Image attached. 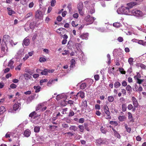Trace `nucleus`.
I'll return each mask as SVG.
<instances>
[{
	"mask_svg": "<svg viewBox=\"0 0 146 146\" xmlns=\"http://www.w3.org/2000/svg\"><path fill=\"white\" fill-rule=\"evenodd\" d=\"M134 3H129L124 6H122L117 10V12L119 14H125L128 15H131L132 10L130 9L132 8Z\"/></svg>",
	"mask_w": 146,
	"mask_h": 146,
	"instance_id": "f257e3e1",
	"label": "nucleus"
},
{
	"mask_svg": "<svg viewBox=\"0 0 146 146\" xmlns=\"http://www.w3.org/2000/svg\"><path fill=\"white\" fill-rule=\"evenodd\" d=\"M145 15L142 11L137 8L132 10L131 16H134L138 18H143Z\"/></svg>",
	"mask_w": 146,
	"mask_h": 146,
	"instance_id": "f03ea898",
	"label": "nucleus"
},
{
	"mask_svg": "<svg viewBox=\"0 0 146 146\" xmlns=\"http://www.w3.org/2000/svg\"><path fill=\"white\" fill-rule=\"evenodd\" d=\"M96 143L99 145H107L109 143L107 139H106L99 138L96 140Z\"/></svg>",
	"mask_w": 146,
	"mask_h": 146,
	"instance_id": "7ed1b4c3",
	"label": "nucleus"
},
{
	"mask_svg": "<svg viewBox=\"0 0 146 146\" xmlns=\"http://www.w3.org/2000/svg\"><path fill=\"white\" fill-rule=\"evenodd\" d=\"M29 117H30V121L36 124V113L35 111L29 114Z\"/></svg>",
	"mask_w": 146,
	"mask_h": 146,
	"instance_id": "20e7f679",
	"label": "nucleus"
},
{
	"mask_svg": "<svg viewBox=\"0 0 146 146\" xmlns=\"http://www.w3.org/2000/svg\"><path fill=\"white\" fill-rule=\"evenodd\" d=\"M21 104L17 102L15 103L13 106V110H9L8 111L9 112H12L13 111H16L18 110H19L21 108Z\"/></svg>",
	"mask_w": 146,
	"mask_h": 146,
	"instance_id": "39448f33",
	"label": "nucleus"
},
{
	"mask_svg": "<svg viewBox=\"0 0 146 146\" xmlns=\"http://www.w3.org/2000/svg\"><path fill=\"white\" fill-rule=\"evenodd\" d=\"M95 19L94 17H92L90 15H88L84 19L85 20L88 22V24H92Z\"/></svg>",
	"mask_w": 146,
	"mask_h": 146,
	"instance_id": "423d86ee",
	"label": "nucleus"
},
{
	"mask_svg": "<svg viewBox=\"0 0 146 146\" xmlns=\"http://www.w3.org/2000/svg\"><path fill=\"white\" fill-rule=\"evenodd\" d=\"M47 102H44L42 103L39 104L38 105V107L37 108V110L40 108L42 109L41 110L44 111L45 110L47 109Z\"/></svg>",
	"mask_w": 146,
	"mask_h": 146,
	"instance_id": "0eeeda50",
	"label": "nucleus"
},
{
	"mask_svg": "<svg viewBox=\"0 0 146 146\" xmlns=\"http://www.w3.org/2000/svg\"><path fill=\"white\" fill-rule=\"evenodd\" d=\"M10 39V36L7 35H5L3 37L2 40V42L1 43L5 44H7L9 42Z\"/></svg>",
	"mask_w": 146,
	"mask_h": 146,
	"instance_id": "6e6552de",
	"label": "nucleus"
},
{
	"mask_svg": "<svg viewBox=\"0 0 146 146\" xmlns=\"http://www.w3.org/2000/svg\"><path fill=\"white\" fill-rule=\"evenodd\" d=\"M75 45L78 51L79 52V54H80L81 56L83 57L84 55V54L82 51L79 49V47L81 46L80 44L76 43L75 44Z\"/></svg>",
	"mask_w": 146,
	"mask_h": 146,
	"instance_id": "1a4fd4ad",
	"label": "nucleus"
},
{
	"mask_svg": "<svg viewBox=\"0 0 146 146\" xmlns=\"http://www.w3.org/2000/svg\"><path fill=\"white\" fill-rule=\"evenodd\" d=\"M67 96L65 94H62L57 95L56 98L57 100H59L61 99L66 98Z\"/></svg>",
	"mask_w": 146,
	"mask_h": 146,
	"instance_id": "9d476101",
	"label": "nucleus"
},
{
	"mask_svg": "<svg viewBox=\"0 0 146 146\" xmlns=\"http://www.w3.org/2000/svg\"><path fill=\"white\" fill-rule=\"evenodd\" d=\"M24 54L25 53L24 52V50L21 49L17 53V55H16L15 56H17V58H19L23 56Z\"/></svg>",
	"mask_w": 146,
	"mask_h": 146,
	"instance_id": "9b49d317",
	"label": "nucleus"
},
{
	"mask_svg": "<svg viewBox=\"0 0 146 146\" xmlns=\"http://www.w3.org/2000/svg\"><path fill=\"white\" fill-rule=\"evenodd\" d=\"M43 14L41 11H39L37 13V19H39L41 22L42 21Z\"/></svg>",
	"mask_w": 146,
	"mask_h": 146,
	"instance_id": "f8f14e48",
	"label": "nucleus"
},
{
	"mask_svg": "<svg viewBox=\"0 0 146 146\" xmlns=\"http://www.w3.org/2000/svg\"><path fill=\"white\" fill-rule=\"evenodd\" d=\"M7 9L8 14L10 16L15 14V12L13 11L12 9L9 7H7Z\"/></svg>",
	"mask_w": 146,
	"mask_h": 146,
	"instance_id": "ddd939ff",
	"label": "nucleus"
},
{
	"mask_svg": "<svg viewBox=\"0 0 146 146\" xmlns=\"http://www.w3.org/2000/svg\"><path fill=\"white\" fill-rule=\"evenodd\" d=\"M7 44H5L1 43V50L4 53H5L7 51Z\"/></svg>",
	"mask_w": 146,
	"mask_h": 146,
	"instance_id": "4468645a",
	"label": "nucleus"
},
{
	"mask_svg": "<svg viewBox=\"0 0 146 146\" xmlns=\"http://www.w3.org/2000/svg\"><path fill=\"white\" fill-rule=\"evenodd\" d=\"M132 100L133 104L135 107H137L138 106V103L136 99L134 96L132 97Z\"/></svg>",
	"mask_w": 146,
	"mask_h": 146,
	"instance_id": "2eb2a0df",
	"label": "nucleus"
},
{
	"mask_svg": "<svg viewBox=\"0 0 146 146\" xmlns=\"http://www.w3.org/2000/svg\"><path fill=\"white\" fill-rule=\"evenodd\" d=\"M29 40L27 37H26L23 40V46L24 45L25 46H27L29 45Z\"/></svg>",
	"mask_w": 146,
	"mask_h": 146,
	"instance_id": "dca6fc26",
	"label": "nucleus"
},
{
	"mask_svg": "<svg viewBox=\"0 0 146 146\" xmlns=\"http://www.w3.org/2000/svg\"><path fill=\"white\" fill-rule=\"evenodd\" d=\"M135 2H130V3H134V5H133V7L136 5H137L139 4L142 2L143 0H134Z\"/></svg>",
	"mask_w": 146,
	"mask_h": 146,
	"instance_id": "f3484780",
	"label": "nucleus"
},
{
	"mask_svg": "<svg viewBox=\"0 0 146 146\" xmlns=\"http://www.w3.org/2000/svg\"><path fill=\"white\" fill-rule=\"evenodd\" d=\"M104 111L106 114H110L109 108L107 105H105L104 106Z\"/></svg>",
	"mask_w": 146,
	"mask_h": 146,
	"instance_id": "a211bd4d",
	"label": "nucleus"
},
{
	"mask_svg": "<svg viewBox=\"0 0 146 146\" xmlns=\"http://www.w3.org/2000/svg\"><path fill=\"white\" fill-rule=\"evenodd\" d=\"M87 107V102L85 100H83L82 105V108L83 109H86Z\"/></svg>",
	"mask_w": 146,
	"mask_h": 146,
	"instance_id": "6ab92c4d",
	"label": "nucleus"
},
{
	"mask_svg": "<svg viewBox=\"0 0 146 146\" xmlns=\"http://www.w3.org/2000/svg\"><path fill=\"white\" fill-rule=\"evenodd\" d=\"M77 96H80L81 98H83L85 96V94L82 91H80L78 92L76 95Z\"/></svg>",
	"mask_w": 146,
	"mask_h": 146,
	"instance_id": "aec40b11",
	"label": "nucleus"
},
{
	"mask_svg": "<svg viewBox=\"0 0 146 146\" xmlns=\"http://www.w3.org/2000/svg\"><path fill=\"white\" fill-rule=\"evenodd\" d=\"M88 33H86L81 35L80 37L82 39L87 40L88 39Z\"/></svg>",
	"mask_w": 146,
	"mask_h": 146,
	"instance_id": "412c9836",
	"label": "nucleus"
},
{
	"mask_svg": "<svg viewBox=\"0 0 146 146\" xmlns=\"http://www.w3.org/2000/svg\"><path fill=\"white\" fill-rule=\"evenodd\" d=\"M87 81V83H86L88 87H89L93 83V80L89 79L86 80Z\"/></svg>",
	"mask_w": 146,
	"mask_h": 146,
	"instance_id": "4be33fe9",
	"label": "nucleus"
},
{
	"mask_svg": "<svg viewBox=\"0 0 146 146\" xmlns=\"http://www.w3.org/2000/svg\"><path fill=\"white\" fill-rule=\"evenodd\" d=\"M31 132L29 130L27 129L24 132V135L25 136L27 137H29L31 134Z\"/></svg>",
	"mask_w": 146,
	"mask_h": 146,
	"instance_id": "5701e85b",
	"label": "nucleus"
},
{
	"mask_svg": "<svg viewBox=\"0 0 146 146\" xmlns=\"http://www.w3.org/2000/svg\"><path fill=\"white\" fill-rule=\"evenodd\" d=\"M77 8L78 10L83 9V5L82 3L80 2L77 5Z\"/></svg>",
	"mask_w": 146,
	"mask_h": 146,
	"instance_id": "b1692460",
	"label": "nucleus"
},
{
	"mask_svg": "<svg viewBox=\"0 0 146 146\" xmlns=\"http://www.w3.org/2000/svg\"><path fill=\"white\" fill-rule=\"evenodd\" d=\"M78 129L77 127L75 125H71L69 128V129L71 131H75Z\"/></svg>",
	"mask_w": 146,
	"mask_h": 146,
	"instance_id": "393cba45",
	"label": "nucleus"
},
{
	"mask_svg": "<svg viewBox=\"0 0 146 146\" xmlns=\"http://www.w3.org/2000/svg\"><path fill=\"white\" fill-rule=\"evenodd\" d=\"M86 7L88 9V11L90 14H92L94 13L95 10L94 8H92L91 9H88V6L87 5H86Z\"/></svg>",
	"mask_w": 146,
	"mask_h": 146,
	"instance_id": "a878e982",
	"label": "nucleus"
},
{
	"mask_svg": "<svg viewBox=\"0 0 146 146\" xmlns=\"http://www.w3.org/2000/svg\"><path fill=\"white\" fill-rule=\"evenodd\" d=\"M24 78L26 80H28L29 79L31 76L30 75L27 73H25L23 74Z\"/></svg>",
	"mask_w": 146,
	"mask_h": 146,
	"instance_id": "bb28decb",
	"label": "nucleus"
},
{
	"mask_svg": "<svg viewBox=\"0 0 146 146\" xmlns=\"http://www.w3.org/2000/svg\"><path fill=\"white\" fill-rule=\"evenodd\" d=\"M112 130L113 131L115 136L117 137V138L120 139V135L113 128H112Z\"/></svg>",
	"mask_w": 146,
	"mask_h": 146,
	"instance_id": "cd10ccee",
	"label": "nucleus"
},
{
	"mask_svg": "<svg viewBox=\"0 0 146 146\" xmlns=\"http://www.w3.org/2000/svg\"><path fill=\"white\" fill-rule=\"evenodd\" d=\"M13 63L14 62L12 59L9 62L8 66L10 67L11 69H13L14 68V66H13Z\"/></svg>",
	"mask_w": 146,
	"mask_h": 146,
	"instance_id": "c85d7f7f",
	"label": "nucleus"
},
{
	"mask_svg": "<svg viewBox=\"0 0 146 146\" xmlns=\"http://www.w3.org/2000/svg\"><path fill=\"white\" fill-rule=\"evenodd\" d=\"M121 85L120 83L118 81L115 82L114 84V87L115 88H118Z\"/></svg>",
	"mask_w": 146,
	"mask_h": 146,
	"instance_id": "c756f323",
	"label": "nucleus"
},
{
	"mask_svg": "<svg viewBox=\"0 0 146 146\" xmlns=\"http://www.w3.org/2000/svg\"><path fill=\"white\" fill-rule=\"evenodd\" d=\"M6 109L3 106H1L0 108V114H3L5 111Z\"/></svg>",
	"mask_w": 146,
	"mask_h": 146,
	"instance_id": "7c9ffc66",
	"label": "nucleus"
},
{
	"mask_svg": "<svg viewBox=\"0 0 146 146\" xmlns=\"http://www.w3.org/2000/svg\"><path fill=\"white\" fill-rule=\"evenodd\" d=\"M113 26L116 28H118L121 26V24L119 22H116L113 23Z\"/></svg>",
	"mask_w": 146,
	"mask_h": 146,
	"instance_id": "2f4dec72",
	"label": "nucleus"
},
{
	"mask_svg": "<svg viewBox=\"0 0 146 146\" xmlns=\"http://www.w3.org/2000/svg\"><path fill=\"white\" fill-rule=\"evenodd\" d=\"M133 59L132 58H130L128 60V62L131 66H132L133 65Z\"/></svg>",
	"mask_w": 146,
	"mask_h": 146,
	"instance_id": "473e14b6",
	"label": "nucleus"
},
{
	"mask_svg": "<svg viewBox=\"0 0 146 146\" xmlns=\"http://www.w3.org/2000/svg\"><path fill=\"white\" fill-rule=\"evenodd\" d=\"M124 127L127 131L128 132L130 133L131 131V128L130 127H128L127 124H125L124 125Z\"/></svg>",
	"mask_w": 146,
	"mask_h": 146,
	"instance_id": "72a5a7b5",
	"label": "nucleus"
},
{
	"mask_svg": "<svg viewBox=\"0 0 146 146\" xmlns=\"http://www.w3.org/2000/svg\"><path fill=\"white\" fill-rule=\"evenodd\" d=\"M55 81V80H53V79L50 80L48 83L47 84V85L48 86H50Z\"/></svg>",
	"mask_w": 146,
	"mask_h": 146,
	"instance_id": "f704fd0d",
	"label": "nucleus"
},
{
	"mask_svg": "<svg viewBox=\"0 0 146 146\" xmlns=\"http://www.w3.org/2000/svg\"><path fill=\"white\" fill-rule=\"evenodd\" d=\"M119 120L121 121H124L125 119V117L124 115L119 116L118 118Z\"/></svg>",
	"mask_w": 146,
	"mask_h": 146,
	"instance_id": "c9c22d12",
	"label": "nucleus"
},
{
	"mask_svg": "<svg viewBox=\"0 0 146 146\" xmlns=\"http://www.w3.org/2000/svg\"><path fill=\"white\" fill-rule=\"evenodd\" d=\"M138 43L140 44H141L144 46H146V42L143 41L141 40H140L139 41Z\"/></svg>",
	"mask_w": 146,
	"mask_h": 146,
	"instance_id": "e433bc0d",
	"label": "nucleus"
},
{
	"mask_svg": "<svg viewBox=\"0 0 146 146\" xmlns=\"http://www.w3.org/2000/svg\"><path fill=\"white\" fill-rule=\"evenodd\" d=\"M75 60L74 59H72L71 60L70 67L73 68L75 66Z\"/></svg>",
	"mask_w": 146,
	"mask_h": 146,
	"instance_id": "4c0bfd02",
	"label": "nucleus"
},
{
	"mask_svg": "<svg viewBox=\"0 0 146 146\" xmlns=\"http://www.w3.org/2000/svg\"><path fill=\"white\" fill-rule=\"evenodd\" d=\"M48 73V70L44 69V70L42 71L41 72V74L42 75H46Z\"/></svg>",
	"mask_w": 146,
	"mask_h": 146,
	"instance_id": "58836bf2",
	"label": "nucleus"
},
{
	"mask_svg": "<svg viewBox=\"0 0 146 146\" xmlns=\"http://www.w3.org/2000/svg\"><path fill=\"white\" fill-rule=\"evenodd\" d=\"M108 99L109 102H111L113 101L114 98L113 96H109L108 97Z\"/></svg>",
	"mask_w": 146,
	"mask_h": 146,
	"instance_id": "ea45409f",
	"label": "nucleus"
},
{
	"mask_svg": "<svg viewBox=\"0 0 146 146\" xmlns=\"http://www.w3.org/2000/svg\"><path fill=\"white\" fill-rule=\"evenodd\" d=\"M87 84L85 83H82L80 86V88L81 89H84L86 86Z\"/></svg>",
	"mask_w": 146,
	"mask_h": 146,
	"instance_id": "a19ab883",
	"label": "nucleus"
},
{
	"mask_svg": "<svg viewBox=\"0 0 146 146\" xmlns=\"http://www.w3.org/2000/svg\"><path fill=\"white\" fill-rule=\"evenodd\" d=\"M126 89L129 92H131L132 91V88L129 85H128L127 86L126 88Z\"/></svg>",
	"mask_w": 146,
	"mask_h": 146,
	"instance_id": "79ce46f5",
	"label": "nucleus"
},
{
	"mask_svg": "<svg viewBox=\"0 0 146 146\" xmlns=\"http://www.w3.org/2000/svg\"><path fill=\"white\" fill-rule=\"evenodd\" d=\"M134 78L135 80H137L141 78V76L139 73L137 72V75L135 76Z\"/></svg>",
	"mask_w": 146,
	"mask_h": 146,
	"instance_id": "37998d69",
	"label": "nucleus"
},
{
	"mask_svg": "<svg viewBox=\"0 0 146 146\" xmlns=\"http://www.w3.org/2000/svg\"><path fill=\"white\" fill-rule=\"evenodd\" d=\"M78 127L79 128L80 131L81 132H83L84 128L83 125H79L78 126Z\"/></svg>",
	"mask_w": 146,
	"mask_h": 146,
	"instance_id": "c03bdc74",
	"label": "nucleus"
},
{
	"mask_svg": "<svg viewBox=\"0 0 146 146\" xmlns=\"http://www.w3.org/2000/svg\"><path fill=\"white\" fill-rule=\"evenodd\" d=\"M46 59L44 57H41L39 58V61L40 62H43L46 61Z\"/></svg>",
	"mask_w": 146,
	"mask_h": 146,
	"instance_id": "a18cd8bd",
	"label": "nucleus"
},
{
	"mask_svg": "<svg viewBox=\"0 0 146 146\" xmlns=\"http://www.w3.org/2000/svg\"><path fill=\"white\" fill-rule=\"evenodd\" d=\"M122 111L124 112L126 111L127 107L126 105L125 104H122Z\"/></svg>",
	"mask_w": 146,
	"mask_h": 146,
	"instance_id": "49530a36",
	"label": "nucleus"
},
{
	"mask_svg": "<svg viewBox=\"0 0 146 146\" xmlns=\"http://www.w3.org/2000/svg\"><path fill=\"white\" fill-rule=\"evenodd\" d=\"M12 133L11 132H8L5 135V137L6 138H9L10 137V136L12 135Z\"/></svg>",
	"mask_w": 146,
	"mask_h": 146,
	"instance_id": "de8ad7c7",
	"label": "nucleus"
},
{
	"mask_svg": "<svg viewBox=\"0 0 146 146\" xmlns=\"http://www.w3.org/2000/svg\"><path fill=\"white\" fill-rule=\"evenodd\" d=\"M78 12L79 14L82 16H83L84 14V12L83 11V9H79L78 10Z\"/></svg>",
	"mask_w": 146,
	"mask_h": 146,
	"instance_id": "09e8293b",
	"label": "nucleus"
},
{
	"mask_svg": "<svg viewBox=\"0 0 146 146\" xmlns=\"http://www.w3.org/2000/svg\"><path fill=\"white\" fill-rule=\"evenodd\" d=\"M47 81V80L46 79H44L43 80V79L41 80H40V85H42V83H43L44 82H46Z\"/></svg>",
	"mask_w": 146,
	"mask_h": 146,
	"instance_id": "8fccbe9b",
	"label": "nucleus"
},
{
	"mask_svg": "<svg viewBox=\"0 0 146 146\" xmlns=\"http://www.w3.org/2000/svg\"><path fill=\"white\" fill-rule=\"evenodd\" d=\"M128 119L130 120L131 121L132 120V116L130 112H128Z\"/></svg>",
	"mask_w": 146,
	"mask_h": 146,
	"instance_id": "3c124183",
	"label": "nucleus"
},
{
	"mask_svg": "<svg viewBox=\"0 0 146 146\" xmlns=\"http://www.w3.org/2000/svg\"><path fill=\"white\" fill-rule=\"evenodd\" d=\"M137 80L136 82L139 84H140L143 81V80H141L139 79L135 80Z\"/></svg>",
	"mask_w": 146,
	"mask_h": 146,
	"instance_id": "603ef678",
	"label": "nucleus"
},
{
	"mask_svg": "<svg viewBox=\"0 0 146 146\" xmlns=\"http://www.w3.org/2000/svg\"><path fill=\"white\" fill-rule=\"evenodd\" d=\"M72 25L74 27H76L78 26V24L76 22L73 21L72 22Z\"/></svg>",
	"mask_w": 146,
	"mask_h": 146,
	"instance_id": "864d4df0",
	"label": "nucleus"
},
{
	"mask_svg": "<svg viewBox=\"0 0 146 146\" xmlns=\"http://www.w3.org/2000/svg\"><path fill=\"white\" fill-rule=\"evenodd\" d=\"M101 131L102 133H106V130L102 126L101 128Z\"/></svg>",
	"mask_w": 146,
	"mask_h": 146,
	"instance_id": "5fc2aeb1",
	"label": "nucleus"
},
{
	"mask_svg": "<svg viewBox=\"0 0 146 146\" xmlns=\"http://www.w3.org/2000/svg\"><path fill=\"white\" fill-rule=\"evenodd\" d=\"M119 70L121 74H125V72L124 70L123 69L121 68H119Z\"/></svg>",
	"mask_w": 146,
	"mask_h": 146,
	"instance_id": "6e6d98bb",
	"label": "nucleus"
},
{
	"mask_svg": "<svg viewBox=\"0 0 146 146\" xmlns=\"http://www.w3.org/2000/svg\"><path fill=\"white\" fill-rule=\"evenodd\" d=\"M33 15V14L32 13H29L27 14L25 16V18H27L30 17L31 16Z\"/></svg>",
	"mask_w": 146,
	"mask_h": 146,
	"instance_id": "4d7b16f0",
	"label": "nucleus"
},
{
	"mask_svg": "<svg viewBox=\"0 0 146 146\" xmlns=\"http://www.w3.org/2000/svg\"><path fill=\"white\" fill-rule=\"evenodd\" d=\"M34 23L33 22H31L30 24V28L31 29H33L34 28Z\"/></svg>",
	"mask_w": 146,
	"mask_h": 146,
	"instance_id": "13d9d810",
	"label": "nucleus"
},
{
	"mask_svg": "<svg viewBox=\"0 0 146 146\" xmlns=\"http://www.w3.org/2000/svg\"><path fill=\"white\" fill-rule=\"evenodd\" d=\"M56 2L55 0H52L51 3V6L52 7L54 6L55 5Z\"/></svg>",
	"mask_w": 146,
	"mask_h": 146,
	"instance_id": "bf43d9fd",
	"label": "nucleus"
},
{
	"mask_svg": "<svg viewBox=\"0 0 146 146\" xmlns=\"http://www.w3.org/2000/svg\"><path fill=\"white\" fill-rule=\"evenodd\" d=\"M98 30L99 31L102 32H104L105 31V29L104 28H99L98 29Z\"/></svg>",
	"mask_w": 146,
	"mask_h": 146,
	"instance_id": "052dcab7",
	"label": "nucleus"
},
{
	"mask_svg": "<svg viewBox=\"0 0 146 146\" xmlns=\"http://www.w3.org/2000/svg\"><path fill=\"white\" fill-rule=\"evenodd\" d=\"M107 57L108 58V63L109 64H110L111 63V61H110L111 58H110V56L109 54H108L107 55Z\"/></svg>",
	"mask_w": 146,
	"mask_h": 146,
	"instance_id": "680f3d73",
	"label": "nucleus"
},
{
	"mask_svg": "<svg viewBox=\"0 0 146 146\" xmlns=\"http://www.w3.org/2000/svg\"><path fill=\"white\" fill-rule=\"evenodd\" d=\"M17 86V85L13 83L11 84L10 86V87L13 89L16 88Z\"/></svg>",
	"mask_w": 146,
	"mask_h": 146,
	"instance_id": "e2e57ef3",
	"label": "nucleus"
},
{
	"mask_svg": "<svg viewBox=\"0 0 146 146\" xmlns=\"http://www.w3.org/2000/svg\"><path fill=\"white\" fill-rule=\"evenodd\" d=\"M22 65V64L21 63L18 65L17 67H16L15 69L16 70H20L21 69V68Z\"/></svg>",
	"mask_w": 146,
	"mask_h": 146,
	"instance_id": "0e129e2a",
	"label": "nucleus"
},
{
	"mask_svg": "<svg viewBox=\"0 0 146 146\" xmlns=\"http://www.w3.org/2000/svg\"><path fill=\"white\" fill-rule=\"evenodd\" d=\"M117 40L119 42H121L123 41V38L121 37H119L117 39Z\"/></svg>",
	"mask_w": 146,
	"mask_h": 146,
	"instance_id": "69168bd1",
	"label": "nucleus"
},
{
	"mask_svg": "<svg viewBox=\"0 0 146 146\" xmlns=\"http://www.w3.org/2000/svg\"><path fill=\"white\" fill-rule=\"evenodd\" d=\"M73 17L77 19L78 17V14L77 13H75L73 14Z\"/></svg>",
	"mask_w": 146,
	"mask_h": 146,
	"instance_id": "338daca9",
	"label": "nucleus"
},
{
	"mask_svg": "<svg viewBox=\"0 0 146 146\" xmlns=\"http://www.w3.org/2000/svg\"><path fill=\"white\" fill-rule=\"evenodd\" d=\"M94 78L96 80H98L99 79V76L98 74L95 75Z\"/></svg>",
	"mask_w": 146,
	"mask_h": 146,
	"instance_id": "774afa93",
	"label": "nucleus"
}]
</instances>
